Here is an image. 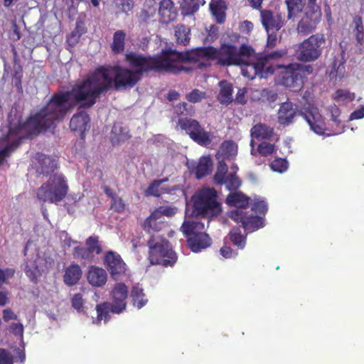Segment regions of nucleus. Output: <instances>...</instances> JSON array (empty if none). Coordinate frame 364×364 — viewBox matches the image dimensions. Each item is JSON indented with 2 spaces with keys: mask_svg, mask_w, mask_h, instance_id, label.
Wrapping results in <instances>:
<instances>
[{
  "mask_svg": "<svg viewBox=\"0 0 364 364\" xmlns=\"http://www.w3.org/2000/svg\"><path fill=\"white\" fill-rule=\"evenodd\" d=\"M285 54L284 51H276L255 63V52L252 47L246 45L242 46L239 50L230 45H223L220 50L213 47L199 48L184 54L167 50L154 58H146L130 53L126 55V59L134 71L118 66L108 67V90L113 83L117 88L133 87L143 71L157 70L178 73L188 70L185 65L187 62L202 68L208 66L210 61L215 59L223 65L240 66L242 75L249 79H253L256 75L264 78L274 72L269 60L281 58Z\"/></svg>",
  "mask_w": 364,
  "mask_h": 364,
  "instance_id": "1",
  "label": "nucleus"
},
{
  "mask_svg": "<svg viewBox=\"0 0 364 364\" xmlns=\"http://www.w3.org/2000/svg\"><path fill=\"white\" fill-rule=\"evenodd\" d=\"M79 100L74 96V87L70 91L54 95L38 112L21 123L20 116L11 109L6 127L7 136L0 139V164L18 146L19 140L41 130L54 127Z\"/></svg>",
  "mask_w": 364,
  "mask_h": 364,
  "instance_id": "2",
  "label": "nucleus"
},
{
  "mask_svg": "<svg viewBox=\"0 0 364 364\" xmlns=\"http://www.w3.org/2000/svg\"><path fill=\"white\" fill-rule=\"evenodd\" d=\"M221 206L218 201L217 193L213 188L203 187L192 196L191 201L186 205V219L202 215L211 218L220 214Z\"/></svg>",
  "mask_w": 364,
  "mask_h": 364,
  "instance_id": "3",
  "label": "nucleus"
},
{
  "mask_svg": "<svg viewBox=\"0 0 364 364\" xmlns=\"http://www.w3.org/2000/svg\"><path fill=\"white\" fill-rule=\"evenodd\" d=\"M237 144L234 141H225L221 144L216 154L219 164L214 177L215 182L218 184H225L230 191L237 189L241 185V181L235 176L237 170L236 166L233 165L231 167V172L227 173L228 168L224 160L235 158L237 154Z\"/></svg>",
  "mask_w": 364,
  "mask_h": 364,
  "instance_id": "4",
  "label": "nucleus"
},
{
  "mask_svg": "<svg viewBox=\"0 0 364 364\" xmlns=\"http://www.w3.org/2000/svg\"><path fill=\"white\" fill-rule=\"evenodd\" d=\"M128 296V289L123 283H117L112 291V303L105 302L96 306L97 318H93L92 323L100 324L102 321L105 323L109 319V313L119 314L126 308V300Z\"/></svg>",
  "mask_w": 364,
  "mask_h": 364,
  "instance_id": "5",
  "label": "nucleus"
},
{
  "mask_svg": "<svg viewBox=\"0 0 364 364\" xmlns=\"http://www.w3.org/2000/svg\"><path fill=\"white\" fill-rule=\"evenodd\" d=\"M68 191L67 180L61 173L51 175L37 191L38 198L43 202L57 203L63 200Z\"/></svg>",
  "mask_w": 364,
  "mask_h": 364,
  "instance_id": "6",
  "label": "nucleus"
},
{
  "mask_svg": "<svg viewBox=\"0 0 364 364\" xmlns=\"http://www.w3.org/2000/svg\"><path fill=\"white\" fill-rule=\"evenodd\" d=\"M205 226L196 220L186 219L181 230L187 238L189 248L193 252H199L210 246L211 239L208 234L203 232Z\"/></svg>",
  "mask_w": 364,
  "mask_h": 364,
  "instance_id": "7",
  "label": "nucleus"
},
{
  "mask_svg": "<svg viewBox=\"0 0 364 364\" xmlns=\"http://www.w3.org/2000/svg\"><path fill=\"white\" fill-rule=\"evenodd\" d=\"M277 66L281 69L277 77V83L294 91L301 89L304 76L311 74L313 70L311 65H303L299 63L290 64L285 67Z\"/></svg>",
  "mask_w": 364,
  "mask_h": 364,
  "instance_id": "8",
  "label": "nucleus"
},
{
  "mask_svg": "<svg viewBox=\"0 0 364 364\" xmlns=\"http://www.w3.org/2000/svg\"><path fill=\"white\" fill-rule=\"evenodd\" d=\"M149 260L152 264L171 266L177 259L169 243L159 237L151 236L149 240Z\"/></svg>",
  "mask_w": 364,
  "mask_h": 364,
  "instance_id": "9",
  "label": "nucleus"
},
{
  "mask_svg": "<svg viewBox=\"0 0 364 364\" xmlns=\"http://www.w3.org/2000/svg\"><path fill=\"white\" fill-rule=\"evenodd\" d=\"M35 250V245L28 241L25 247L24 272L32 282H36L53 262L50 258L41 257L38 252L34 256L33 252Z\"/></svg>",
  "mask_w": 364,
  "mask_h": 364,
  "instance_id": "10",
  "label": "nucleus"
},
{
  "mask_svg": "<svg viewBox=\"0 0 364 364\" xmlns=\"http://www.w3.org/2000/svg\"><path fill=\"white\" fill-rule=\"evenodd\" d=\"M326 42L323 34L317 33L311 36L299 44L296 50L297 58L301 61H314L319 58L322 52V46Z\"/></svg>",
  "mask_w": 364,
  "mask_h": 364,
  "instance_id": "11",
  "label": "nucleus"
},
{
  "mask_svg": "<svg viewBox=\"0 0 364 364\" xmlns=\"http://www.w3.org/2000/svg\"><path fill=\"white\" fill-rule=\"evenodd\" d=\"M178 127L184 130L190 137L202 146L210 144L213 139V135L208 132L205 131L199 123L192 119H181L178 122Z\"/></svg>",
  "mask_w": 364,
  "mask_h": 364,
  "instance_id": "12",
  "label": "nucleus"
},
{
  "mask_svg": "<svg viewBox=\"0 0 364 364\" xmlns=\"http://www.w3.org/2000/svg\"><path fill=\"white\" fill-rule=\"evenodd\" d=\"M301 115L314 133L318 135L324 134L326 124L317 106L310 103L305 105L302 109Z\"/></svg>",
  "mask_w": 364,
  "mask_h": 364,
  "instance_id": "13",
  "label": "nucleus"
},
{
  "mask_svg": "<svg viewBox=\"0 0 364 364\" xmlns=\"http://www.w3.org/2000/svg\"><path fill=\"white\" fill-rule=\"evenodd\" d=\"M321 18V11L318 6H309L304 16L299 21L297 30L299 33H309L314 31Z\"/></svg>",
  "mask_w": 364,
  "mask_h": 364,
  "instance_id": "14",
  "label": "nucleus"
},
{
  "mask_svg": "<svg viewBox=\"0 0 364 364\" xmlns=\"http://www.w3.org/2000/svg\"><path fill=\"white\" fill-rule=\"evenodd\" d=\"M230 217L237 223H241L244 229L248 232H253L264 227L262 218L254 216L252 214L247 215L246 212L242 209L232 210Z\"/></svg>",
  "mask_w": 364,
  "mask_h": 364,
  "instance_id": "15",
  "label": "nucleus"
},
{
  "mask_svg": "<svg viewBox=\"0 0 364 364\" xmlns=\"http://www.w3.org/2000/svg\"><path fill=\"white\" fill-rule=\"evenodd\" d=\"M105 264L109 271L111 277L114 279H119L125 275L127 265L121 258L120 255L114 252H108L105 256Z\"/></svg>",
  "mask_w": 364,
  "mask_h": 364,
  "instance_id": "16",
  "label": "nucleus"
},
{
  "mask_svg": "<svg viewBox=\"0 0 364 364\" xmlns=\"http://www.w3.org/2000/svg\"><path fill=\"white\" fill-rule=\"evenodd\" d=\"M261 21L267 33L271 31H279L284 26V20L281 14L269 10L261 11Z\"/></svg>",
  "mask_w": 364,
  "mask_h": 364,
  "instance_id": "17",
  "label": "nucleus"
},
{
  "mask_svg": "<svg viewBox=\"0 0 364 364\" xmlns=\"http://www.w3.org/2000/svg\"><path fill=\"white\" fill-rule=\"evenodd\" d=\"M176 213V209L170 206H164L155 210L146 220V228H150L153 227V224L159 220L160 226L154 227L156 229L164 228L166 226L164 216L171 217Z\"/></svg>",
  "mask_w": 364,
  "mask_h": 364,
  "instance_id": "18",
  "label": "nucleus"
},
{
  "mask_svg": "<svg viewBox=\"0 0 364 364\" xmlns=\"http://www.w3.org/2000/svg\"><path fill=\"white\" fill-rule=\"evenodd\" d=\"M160 21L168 23L173 21L177 17V11L171 0H162L159 8Z\"/></svg>",
  "mask_w": 364,
  "mask_h": 364,
  "instance_id": "19",
  "label": "nucleus"
},
{
  "mask_svg": "<svg viewBox=\"0 0 364 364\" xmlns=\"http://www.w3.org/2000/svg\"><path fill=\"white\" fill-rule=\"evenodd\" d=\"M87 281L93 287H102L107 280L106 271L99 267L91 266L87 272Z\"/></svg>",
  "mask_w": 364,
  "mask_h": 364,
  "instance_id": "20",
  "label": "nucleus"
},
{
  "mask_svg": "<svg viewBox=\"0 0 364 364\" xmlns=\"http://www.w3.org/2000/svg\"><path fill=\"white\" fill-rule=\"evenodd\" d=\"M273 134V129L264 124H257L255 125L251 129V141L250 146H252L251 154H255L254 150V141L267 139H269Z\"/></svg>",
  "mask_w": 364,
  "mask_h": 364,
  "instance_id": "21",
  "label": "nucleus"
},
{
  "mask_svg": "<svg viewBox=\"0 0 364 364\" xmlns=\"http://www.w3.org/2000/svg\"><path fill=\"white\" fill-rule=\"evenodd\" d=\"M277 115L279 124H289L296 116V108L291 102H284L280 105Z\"/></svg>",
  "mask_w": 364,
  "mask_h": 364,
  "instance_id": "22",
  "label": "nucleus"
},
{
  "mask_svg": "<svg viewBox=\"0 0 364 364\" xmlns=\"http://www.w3.org/2000/svg\"><path fill=\"white\" fill-rule=\"evenodd\" d=\"M38 161V166L36 171L40 174H50L58 167L56 159L48 156L40 155Z\"/></svg>",
  "mask_w": 364,
  "mask_h": 364,
  "instance_id": "23",
  "label": "nucleus"
},
{
  "mask_svg": "<svg viewBox=\"0 0 364 364\" xmlns=\"http://www.w3.org/2000/svg\"><path fill=\"white\" fill-rule=\"evenodd\" d=\"M130 137L129 130L121 124H114L110 134V140L113 145H119Z\"/></svg>",
  "mask_w": 364,
  "mask_h": 364,
  "instance_id": "24",
  "label": "nucleus"
},
{
  "mask_svg": "<svg viewBox=\"0 0 364 364\" xmlns=\"http://www.w3.org/2000/svg\"><path fill=\"white\" fill-rule=\"evenodd\" d=\"M226 202L229 205L235 207V210L242 209L245 211V208L249 203V198L241 192H234L228 195Z\"/></svg>",
  "mask_w": 364,
  "mask_h": 364,
  "instance_id": "25",
  "label": "nucleus"
},
{
  "mask_svg": "<svg viewBox=\"0 0 364 364\" xmlns=\"http://www.w3.org/2000/svg\"><path fill=\"white\" fill-rule=\"evenodd\" d=\"M90 122L89 116L84 112L74 115L70 120V128L72 130L84 132L88 128Z\"/></svg>",
  "mask_w": 364,
  "mask_h": 364,
  "instance_id": "26",
  "label": "nucleus"
},
{
  "mask_svg": "<svg viewBox=\"0 0 364 364\" xmlns=\"http://www.w3.org/2000/svg\"><path fill=\"white\" fill-rule=\"evenodd\" d=\"M82 276V271L77 264H71L66 268L63 277L64 282L73 286L78 282Z\"/></svg>",
  "mask_w": 364,
  "mask_h": 364,
  "instance_id": "27",
  "label": "nucleus"
},
{
  "mask_svg": "<svg viewBox=\"0 0 364 364\" xmlns=\"http://www.w3.org/2000/svg\"><path fill=\"white\" fill-rule=\"evenodd\" d=\"M210 9L219 23H222L225 19V4L223 0H212L210 3Z\"/></svg>",
  "mask_w": 364,
  "mask_h": 364,
  "instance_id": "28",
  "label": "nucleus"
},
{
  "mask_svg": "<svg viewBox=\"0 0 364 364\" xmlns=\"http://www.w3.org/2000/svg\"><path fill=\"white\" fill-rule=\"evenodd\" d=\"M220 92L218 99L222 104H229L232 101V87L227 81H221L219 83Z\"/></svg>",
  "mask_w": 364,
  "mask_h": 364,
  "instance_id": "29",
  "label": "nucleus"
},
{
  "mask_svg": "<svg viewBox=\"0 0 364 364\" xmlns=\"http://www.w3.org/2000/svg\"><path fill=\"white\" fill-rule=\"evenodd\" d=\"M213 163L209 156H203L200 159L196 168V177L200 178L210 173L212 171Z\"/></svg>",
  "mask_w": 364,
  "mask_h": 364,
  "instance_id": "30",
  "label": "nucleus"
},
{
  "mask_svg": "<svg viewBox=\"0 0 364 364\" xmlns=\"http://www.w3.org/2000/svg\"><path fill=\"white\" fill-rule=\"evenodd\" d=\"M131 296L133 299L134 305L138 309L144 306L148 301L143 292V289L138 286L133 287Z\"/></svg>",
  "mask_w": 364,
  "mask_h": 364,
  "instance_id": "31",
  "label": "nucleus"
},
{
  "mask_svg": "<svg viewBox=\"0 0 364 364\" xmlns=\"http://www.w3.org/2000/svg\"><path fill=\"white\" fill-rule=\"evenodd\" d=\"M126 33L121 30L116 31L113 36L112 49L114 53H119L124 49V40Z\"/></svg>",
  "mask_w": 364,
  "mask_h": 364,
  "instance_id": "32",
  "label": "nucleus"
},
{
  "mask_svg": "<svg viewBox=\"0 0 364 364\" xmlns=\"http://www.w3.org/2000/svg\"><path fill=\"white\" fill-rule=\"evenodd\" d=\"M175 36L178 43L186 45L190 40V29L183 25H178L176 27Z\"/></svg>",
  "mask_w": 364,
  "mask_h": 364,
  "instance_id": "33",
  "label": "nucleus"
},
{
  "mask_svg": "<svg viewBox=\"0 0 364 364\" xmlns=\"http://www.w3.org/2000/svg\"><path fill=\"white\" fill-rule=\"evenodd\" d=\"M288 9V18L301 12L305 5V0H285Z\"/></svg>",
  "mask_w": 364,
  "mask_h": 364,
  "instance_id": "34",
  "label": "nucleus"
},
{
  "mask_svg": "<svg viewBox=\"0 0 364 364\" xmlns=\"http://www.w3.org/2000/svg\"><path fill=\"white\" fill-rule=\"evenodd\" d=\"M116 14H127L134 6L133 0H115Z\"/></svg>",
  "mask_w": 364,
  "mask_h": 364,
  "instance_id": "35",
  "label": "nucleus"
},
{
  "mask_svg": "<svg viewBox=\"0 0 364 364\" xmlns=\"http://www.w3.org/2000/svg\"><path fill=\"white\" fill-rule=\"evenodd\" d=\"M230 237L233 244L240 249H243L245 245V237L242 235L239 229H233L230 232Z\"/></svg>",
  "mask_w": 364,
  "mask_h": 364,
  "instance_id": "36",
  "label": "nucleus"
},
{
  "mask_svg": "<svg viewBox=\"0 0 364 364\" xmlns=\"http://www.w3.org/2000/svg\"><path fill=\"white\" fill-rule=\"evenodd\" d=\"M164 182L163 180L155 181H154L146 189V196H159L164 191H166L164 188L161 187V184Z\"/></svg>",
  "mask_w": 364,
  "mask_h": 364,
  "instance_id": "37",
  "label": "nucleus"
},
{
  "mask_svg": "<svg viewBox=\"0 0 364 364\" xmlns=\"http://www.w3.org/2000/svg\"><path fill=\"white\" fill-rule=\"evenodd\" d=\"M333 97L338 102L347 103L355 98V94L346 90H339L336 92Z\"/></svg>",
  "mask_w": 364,
  "mask_h": 364,
  "instance_id": "38",
  "label": "nucleus"
},
{
  "mask_svg": "<svg viewBox=\"0 0 364 364\" xmlns=\"http://www.w3.org/2000/svg\"><path fill=\"white\" fill-rule=\"evenodd\" d=\"M73 255L76 258H82L86 259H91L90 253L87 250V247H80L77 242L73 241Z\"/></svg>",
  "mask_w": 364,
  "mask_h": 364,
  "instance_id": "39",
  "label": "nucleus"
},
{
  "mask_svg": "<svg viewBox=\"0 0 364 364\" xmlns=\"http://www.w3.org/2000/svg\"><path fill=\"white\" fill-rule=\"evenodd\" d=\"M86 246L87 247V250L90 252L92 258L102 252L98 240L95 237H89L86 241Z\"/></svg>",
  "mask_w": 364,
  "mask_h": 364,
  "instance_id": "40",
  "label": "nucleus"
},
{
  "mask_svg": "<svg viewBox=\"0 0 364 364\" xmlns=\"http://www.w3.org/2000/svg\"><path fill=\"white\" fill-rule=\"evenodd\" d=\"M270 167L273 171L282 173L287 171L289 163L286 159H276L271 163Z\"/></svg>",
  "mask_w": 364,
  "mask_h": 364,
  "instance_id": "41",
  "label": "nucleus"
},
{
  "mask_svg": "<svg viewBox=\"0 0 364 364\" xmlns=\"http://www.w3.org/2000/svg\"><path fill=\"white\" fill-rule=\"evenodd\" d=\"M73 307L80 314H86V308L84 306V299L80 294H76L72 299Z\"/></svg>",
  "mask_w": 364,
  "mask_h": 364,
  "instance_id": "42",
  "label": "nucleus"
},
{
  "mask_svg": "<svg viewBox=\"0 0 364 364\" xmlns=\"http://www.w3.org/2000/svg\"><path fill=\"white\" fill-rule=\"evenodd\" d=\"M274 94L266 89L255 90L251 93V98L253 100H264L265 99L274 98Z\"/></svg>",
  "mask_w": 364,
  "mask_h": 364,
  "instance_id": "43",
  "label": "nucleus"
},
{
  "mask_svg": "<svg viewBox=\"0 0 364 364\" xmlns=\"http://www.w3.org/2000/svg\"><path fill=\"white\" fill-rule=\"evenodd\" d=\"M15 270L11 268L1 269L0 268V288L4 284H7L14 277Z\"/></svg>",
  "mask_w": 364,
  "mask_h": 364,
  "instance_id": "44",
  "label": "nucleus"
},
{
  "mask_svg": "<svg viewBox=\"0 0 364 364\" xmlns=\"http://www.w3.org/2000/svg\"><path fill=\"white\" fill-rule=\"evenodd\" d=\"M252 210L255 213H264L267 210V205L264 200L255 197L254 198V203L252 206Z\"/></svg>",
  "mask_w": 364,
  "mask_h": 364,
  "instance_id": "45",
  "label": "nucleus"
},
{
  "mask_svg": "<svg viewBox=\"0 0 364 364\" xmlns=\"http://www.w3.org/2000/svg\"><path fill=\"white\" fill-rule=\"evenodd\" d=\"M257 150L261 155L267 156L274 153V146L268 142H262L258 146Z\"/></svg>",
  "mask_w": 364,
  "mask_h": 364,
  "instance_id": "46",
  "label": "nucleus"
},
{
  "mask_svg": "<svg viewBox=\"0 0 364 364\" xmlns=\"http://www.w3.org/2000/svg\"><path fill=\"white\" fill-rule=\"evenodd\" d=\"M345 68L344 65L340 63L338 66L335 63L329 73V76L331 79L342 78L344 75Z\"/></svg>",
  "mask_w": 364,
  "mask_h": 364,
  "instance_id": "47",
  "label": "nucleus"
},
{
  "mask_svg": "<svg viewBox=\"0 0 364 364\" xmlns=\"http://www.w3.org/2000/svg\"><path fill=\"white\" fill-rule=\"evenodd\" d=\"M205 97V93L199 91L198 90H194L191 92L187 95L186 99L193 103L200 102Z\"/></svg>",
  "mask_w": 364,
  "mask_h": 364,
  "instance_id": "48",
  "label": "nucleus"
},
{
  "mask_svg": "<svg viewBox=\"0 0 364 364\" xmlns=\"http://www.w3.org/2000/svg\"><path fill=\"white\" fill-rule=\"evenodd\" d=\"M13 355L5 349L0 348V364H13Z\"/></svg>",
  "mask_w": 364,
  "mask_h": 364,
  "instance_id": "49",
  "label": "nucleus"
},
{
  "mask_svg": "<svg viewBox=\"0 0 364 364\" xmlns=\"http://www.w3.org/2000/svg\"><path fill=\"white\" fill-rule=\"evenodd\" d=\"M111 207L113 210L117 212H122L124 210L125 205L122 200L118 197H112Z\"/></svg>",
  "mask_w": 364,
  "mask_h": 364,
  "instance_id": "50",
  "label": "nucleus"
},
{
  "mask_svg": "<svg viewBox=\"0 0 364 364\" xmlns=\"http://www.w3.org/2000/svg\"><path fill=\"white\" fill-rule=\"evenodd\" d=\"M11 331L15 334L16 336H18L20 337L21 341L23 338V326L20 323H12L10 326Z\"/></svg>",
  "mask_w": 364,
  "mask_h": 364,
  "instance_id": "51",
  "label": "nucleus"
},
{
  "mask_svg": "<svg viewBox=\"0 0 364 364\" xmlns=\"http://www.w3.org/2000/svg\"><path fill=\"white\" fill-rule=\"evenodd\" d=\"M156 14V8L149 6L148 9L144 10L140 14V18L142 21H146L153 17Z\"/></svg>",
  "mask_w": 364,
  "mask_h": 364,
  "instance_id": "52",
  "label": "nucleus"
},
{
  "mask_svg": "<svg viewBox=\"0 0 364 364\" xmlns=\"http://www.w3.org/2000/svg\"><path fill=\"white\" fill-rule=\"evenodd\" d=\"M220 254L225 258H232L237 255V253L234 252L230 247L224 246L221 247Z\"/></svg>",
  "mask_w": 364,
  "mask_h": 364,
  "instance_id": "53",
  "label": "nucleus"
},
{
  "mask_svg": "<svg viewBox=\"0 0 364 364\" xmlns=\"http://www.w3.org/2000/svg\"><path fill=\"white\" fill-rule=\"evenodd\" d=\"M247 93V88L239 89L236 95V101L240 104H245L246 102L245 95Z\"/></svg>",
  "mask_w": 364,
  "mask_h": 364,
  "instance_id": "54",
  "label": "nucleus"
},
{
  "mask_svg": "<svg viewBox=\"0 0 364 364\" xmlns=\"http://www.w3.org/2000/svg\"><path fill=\"white\" fill-rule=\"evenodd\" d=\"M364 117V106H362L360 109L353 112L350 117L349 120L360 119Z\"/></svg>",
  "mask_w": 364,
  "mask_h": 364,
  "instance_id": "55",
  "label": "nucleus"
},
{
  "mask_svg": "<svg viewBox=\"0 0 364 364\" xmlns=\"http://www.w3.org/2000/svg\"><path fill=\"white\" fill-rule=\"evenodd\" d=\"M3 318L4 321H8L9 320H16L17 316L10 309H6L3 311Z\"/></svg>",
  "mask_w": 364,
  "mask_h": 364,
  "instance_id": "56",
  "label": "nucleus"
},
{
  "mask_svg": "<svg viewBox=\"0 0 364 364\" xmlns=\"http://www.w3.org/2000/svg\"><path fill=\"white\" fill-rule=\"evenodd\" d=\"M330 112L331 113L332 120L336 123H340L341 120L338 119V117L340 115L339 109L336 105H333L331 107Z\"/></svg>",
  "mask_w": 364,
  "mask_h": 364,
  "instance_id": "57",
  "label": "nucleus"
},
{
  "mask_svg": "<svg viewBox=\"0 0 364 364\" xmlns=\"http://www.w3.org/2000/svg\"><path fill=\"white\" fill-rule=\"evenodd\" d=\"M252 28L253 24L250 21H245L240 24V31L242 33H248L252 30Z\"/></svg>",
  "mask_w": 364,
  "mask_h": 364,
  "instance_id": "58",
  "label": "nucleus"
},
{
  "mask_svg": "<svg viewBox=\"0 0 364 364\" xmlns=\"http://www.w3.org/2000/svg\"><path fill=\"white\" fill-rule=\"evenodd\" d=\"M355 25H356V29L358 31L357 33V39L358 41H360L363 39V26H361L362 22L360 18L355 19Z\"/></svg>",
  "mask_w": 364,
  "mask_h": 364,
  "instance_id": "59",
  "label": "nucleus"
},
{
  "mask_svg": "<svg viewBox=\"0 0 364 364\" xmlns=\"http://www.w3.org/2000/svg\"><path fill=\"white\" fill-rule=\"evenodd\" d=\"M187 104L185 103V102H183V103H180L178 105H177L176 107H175V111L176 113L178 114H183L184 113V111L186 112L187 114H191V111H188L187 109Z\"/></svg>",
  "mask_w": 364,
  "mask_h": 364,
  "instance_id": "60",
  "label": "nucleus"
},
{
  "mask_svg": "<svg viewBox=\"0 0 364 364\" xmlns=\"http://www.w3.org/2000/svg\"><path fill=\"white\" fill-rule=\"evenodd\" d=\"M267 44L271 46H274L277 41V36L274 34L273 32L271 33V31L267 33Z\"/></svg>",
  "mask_w": 364,
  "mask_h": 364,
  "instance_id": "61",
  "label": "nucleus"
},
{
  "mask_svg": "<svg viewBox=\"0 0 364 364\" xmlns=\"http://www.w3.org/2000/svg\"><path fill=\"white\" fill-rule=\"evenodd\" d=\"M156 226H160L159 225V220H156L154 224H153V227L152 228H146V221L144 222V230L146 231H147L149 234H151L152 232H158V231H160L163 228H160V229H156L154 228V227H156Z\"/></svg>",
  "mask_w": 364,
  "mask_h": 364,
  "instance_id": "62",
  "label": "nucleus"
},
{
  "mask_svg": "<svg viewBox=\"0 0 364 364\" xmlns=\"http://www.w3.org/2000/svg\"><path fill=\"white\" fill-rule=\"evenodd\" d=\"M79 39V36L77 33H73L68 38V43L70 45H75Z\"/></svg>",
  "mask_w": 364,
  "mask_h": 364,
  "instance_id": "63",
  "label": "nucleus"
},
{
  "mask_svg": "<svg viewBox=\"0 0 364 364\" xmlns=\"http://www.w3.org/2000/svg\"><path fill=\"white\" fill-rule=\"evenodd\" d=\"M8 301L7 294L0 291V306H4Z\"/></svg>",
  "mask_w": 364,
  "mask_h": 364,
  "instance_id": "64",
  "label": "nucleus"
}]
</instances>
